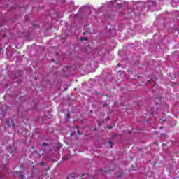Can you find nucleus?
Here are the masks:
<instances>
[{
  "label": "nucleus",
  "mask_w": 179,
  "mask_h": 179,
  "mask_svg": "<svg viewBox=\"0 0 179 179\" xmlns=\"http://www.w3.org/2000/svg\"><path fill=\"white\" fill-rule=\"evenodd\" d=\"M103 108H104V107H108V104L104 103V104L103 105Z\"/></svg>",
  "instance_id": "423d86ee"
},
{
  "label": "nucleus",
  "mask_w": 179,
  "mask_h": 179,
  "mask_svg": "<svg viewBox=\"0 0 179 179\" xmlns=\"http://www.w3.org/2000/svg\"><path fill=\"white\" fill-rule=\"evenodd\" d=\"M120 177H121V176H117V178H120Z\"/></svg>",
  "instance_id": "f8f14e48"
},
{
  "label": "nucleus",
  "mask_w": 179,
  "mask_h": 179,
  "mask_svg": "<svg viewBox=\"0 0 179 179\" xmlns=\"http://www.w3.org/2000/svg\"><path fill=\"white\" fill-rule=\"evenodd\" d=\"M85 52H86L87 54V50H85Z\"/></svg>",
  "instance_id": "9d476101"
},
{
  "label": "nucleus",
  "mask_w": 179,
  "mask_h": 179,
  "mask_svg": "<svg viewBox=\"0 0 179 179\" xmlns=\"http://www.w3.org/2000/svg\"><path fill=\"white\" fill-rule=\"evenodd\" d=\"M157 104H159V103H157Z\"/></svg>",
  "instance_id": "f3484780"
},
{
  "label": "nucleus",
  "mask_w": 179,
  "mask_h": 179,
  "mask_svg": "<svg viewBox=\"0 0 179 179\" xmlns=\"http://www.w3.org/2000/svg\"><path fill=\"white\" fill-rule=\"evenodd\" d=\"M52 61L54 62V61H55V59H52Z\"/></svg>",
  "instance_id": "dca6fc26"
},
{
  "label": "nucleus",
  "mask_w": 179,
  "mask_h": 179,
  "mask_svg": "<svg viewBox=\"0 0 179 179\" xmlns=\"http://www.w3.org/2000/svg\"><path fill=\"white\" fill-rule=\"evenodd\" d=\"M15 174L17 175V176H19L20 177H23L24 175L23 174V172H22V171H17V172H15Z\"/></svg>",
  "instance_id": "f03ea898"
},
{
  "label": "nucleus",
  "mask_w": 179,
  "mask_h": 179,
  "mask_svg": "<svg viewBox=\"0 0 179 179\" xmlns=\"http://www.w3.org/2000/svg\"><path fill=\"white\" fill-rule=\"evenodd\" d=\"M109 129H111V127H109Z\"/></svg>",
  "instance_id": "2eb2a0df"
},
{
  "label": "nucleus",
  "mask_w": 179,
  "mask_h": 179,
  "mask_svg": "<svg viewBox=\"0 0 179 179\" xmlns=\"http://www.w3.org/2000/svg\"><path fill=\"white\" fill-rule=\"evenodd\" d=\"M108 143H109V145H110V147L113 148V145H114V144L113 143V141H108Z\"/></svg>",
  "instance_id": "7ed1b4c3"
},
{
  "label": "nucleus",
  "mask_w": 179,
  "mask_h": 179,
  "mask_svg": "<svg viewBox=\"0 0 179 179\" xmlns=\"http://www.w3.org/2000/svg\"><path fill=\"white\" fill-rule=\"evenodd\" d=\"M90 113H91V114H93V110H90Z\"/></svg>",
  "instance_id": "9b49d317"
},
{
  "label": "nucleus",
  "mask_w": 179,
  "mask_h": 179,
  "mask_svg": "<svg viewBox=\"0 0 179 179\" xmlns=\"http://www.w3.org/2000/svg\"><path fill=\"white\" fill-rule=\"evenodd\" d=\"M9 122H10V120H6V125H8V127H9L10 128H15V121L13 120H11V121H10V122H11V125H10V124H9Z\"/></svg>",
  "instance_id": "f257e3e1"
},
{
  "label": "nucleus",
  "mask_w": 179,
  "mask_h": 179,
  "mask_svg": "<svg viewBox=\"0 0 179 179\" xmlns=\"http://www.w3.org/2000/svg\"><path fill=\"white\" fill-rule=\"evenodd\" d=\"M77 134H78V135H82V133H80V131H77Z\"/></svg>",
  "instance_id": "6e6552de"
},
{
  "label": "nucleus",
  "mask_w": 179,
  "mask_h": 179,
  "mask_svg": "<svg viewBox=\"0 0 179 179\" xmlns=\"http://www.w3.org/2000/svg\"><path fill=\"white\" fill-rule=\"evenodd\" d=\"M162 128H163V127H162H162H160V129H162Z\"/></svg>",
  "instance_id": "ddd939ff"
},
{
  "label": "nucleus",
  "mask_w": 179,
  "mask_h": 179,
  "mask_svg": "<svg viewBox=\"0 0 179 179\" xmlns=\"http://www.w3.org/2000/svg\"><path fill=\"white\" fill-rule=\"evenodd\" d=\"M42 146H48V144L47 143H43Z\"/></svg>",
  "instance_id": "20e7f679"
},
{
  "label": "nucleus",
  "mask_w": 179,
  "mask_h": 179,
  "mask_svg": "<svg viewBox=\"0 0 179 179\" xmlns=\"http://www.w3.org/2000/svg\"><path fill=\"white\" fill-rule=\"evenodd\" d=\"M66 117H67L68 120H69L71 118V116L69 115V113H67Z\"/></svg>",
  "instance_id": "0eeeda50"
},
{
  "label": "nucleus",
  "mask_w": 179,
  "mask_h": 179,
  "mask_svg": "<svg viewBox=\"0 0 179 179\" xmlns=\"http://www.w3.org/2000/svg\"><path fill=\"white\" fill-rule=\"evenodd\" d=\"M117 66H119V67L121 66V64L119 63V64H117Z\"/></svg>",
  "instance_id": "1a4fd4ad"
},
{
  "label": "nucleus",
  "mask_w": 179,
  "mask_h": 179,
  "mask_svg": "<svg viewBox=\"0 0 179 179\" xmlns=\"http://www.w3.org/2000/svg\"><path fill=\"white\" fill-rule=\"evenodd\" d=\"M81 40L83 41H87V38H82Z\"/></svg>",
  "instance_id": "39448f33"
},
{
  "label": "nucleus",
  "mask_w": 179,
  "mask_h": 179,
  "mask_svg": "<svg viewBox=\"0 0 179 179\" xmlns=\"http://www.w3.org/2000/svg\"><path fill=\"white\" fill-rule=\"evenodd\" d=\"M162 121H163V122H164V121H166V120H163Z\"/></svg>",
  "instance_id": "4468645a"
}]
</instances>
